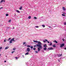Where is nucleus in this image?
I'll return each instance as SVG.
<instances>
[{
  "label": "nucleus",
  "mask_w": 66,
  "mask_h": 66,
  "mask_svg": "<svg viewBox=\"0 0 66 66\" xmlns=\"http://www.w3.org/2000/svg\"><path fill=\"white\" fill-rule=\"evenodd\" d=\"M34 42V43H38V44H37L36 45V46L37 47H40L41 48L42 47V43H41V42L39 41L38 42V41L37 40H33Z\"/></svg>",
  "instance_id": "f257e3e1"
},
{
  "label": "nucleus",
  "mask_w": 66,
  "mask_h": 66,
  "mask_svg": "<svg viewBox=\"0 0 66 66\" xmlns=\"http://www.w3.org/2000/svg\"><path fill=\"white\" fill-rule=\"evenodd\" d=\"M30 48H28L27 49V52H29L30 51Z\"/></svg>",
  "instance_id": "f03ea898"
},
{
  "label": "nucleus",
  "mask_w": 66,
  "mask_h": 66,
  "mask_svg": "<svg viewBox=\"0 0 66 66\" xmlns=\"http://www.w3.org/2000/svg\"><path fill=\"white\" fill-rule=\"evenodd\" d=\"M64 45H65V44H61L60 47L61 48L62 47H64Z\"/></svg>",
  "instance_id": "7ed1b4c3"
},
{
  "label": "nucleus",
  "mask_w": 66,
  "mask_h": 66,
  "mask_svg": "<svg viewBox=\"0 0 66 66\" xmlns=\"http://www.w3.org/2000/svg\"><path fill=\"white\" fill-rule=\"evenodd\" d=\"M39 47V48H38V51H40V49H42V47Z\"/></svg>",
  "instance_id": "20e7f679"
},
{
  "label": "nucleus",
  "mask_w": 66,
  "mask_h": 66,
  "mask_svg": "<svg viewBox=\"0 0 66 66\" xmlns=\"http://www.w3.org/2000/svg\"><path fill=\"white\" fill-rule=\"evenodd\" d=\"M48 50H53V48L52 47H49L48 48Z\"/></svg>",
  "instance_id": "39448f33"
},
{
  "label": "nucleus",
  "mask_w": 66,
  "mask_h": 66,
  "mask_svg": "<svg viewBox=\"0 0 66 66\" xmlns=\"http://www.w3.org/2000/svg\"><path fill=\"white\" fill-rule=\"evenodd\" d=\"M43 47H44V48H46V47H47V44H44L43 45Z\"/></svg>",
  "instance_id": "423d86ee"
},
{
  "label": "nucleus",
  "mask_w": 66,
  "mask_h": 66,
  "mask_svg": "<svg viewBox=\"0 0 66 66\" xmlns=\"http://www.w3.org/2000/svg\"><path fill=\"white\" fill-rule=\"evenodd\" d=\"M14 38H13L11 40V41H13V42H15V40H14Z\"/></svg>",
  "instance_id": "0eeeda50"
},
{
  "label": "nucleus",
  "mask_w": 66,
  "mask_h": 66,
  "mask_svg": "<svg viewBox=\"0 0 66 66\" xmlns=\"http://www.w3.org/2000/svg\"><path fill=\"white\" fill-rule=\"evenodd\" d=\"M62 55V54H59L58 55V57H60V56H61Z\"/></svg>",
  "instance_id": "6e6552de"
},
{
  "label": "nucleus",
  "mask_w": 66,
  "mask_h": 66,
  "mask_svg": "<svg viewBox=\"0 0 66 66\" xmlns=\"http://www.w3.org/2000/svg\"><path fill=\"white\" fill-rule=\"evenodd\" d=\"M62 9L63 10H64V11H65L66 10V9H65V7H62Z\"/></svg>",
  "instance_id": "1a4fd4ad"
},
{
  "label": "nucleus",
  "mask_w": 66,
  "mask_h": 66,
  "mask_svg": "<svg viewBox=\"0 0 66 66\" xmlns=\"http://www.w3.org/2000/svg\"><path fill=\"white\" fill-rule=\"evenodd\" d=\"M16 11L17 13H20V11H19L18 10H16Z\"/></svg>",
  "instance_id": "9d476101"
},
{
  "label": "nucleus",
  "mask_w": 66,
  "mask_h": 66,
  "mask_svg": "<svg viewBox=\"0 0 66 66\" xmlns=\"http://www.w3.org/2000/svg\"><path fill=\"white\" fill-rule=\"evenodd\" d=\"M46 42H47V41H48V40L45 39V40H43V42L44 43H46Z\"/></svg>",
  "instance_id": "9b49d317"
},
{
  "label": "nucleus",
  "mask_w": 66,
  "mask_h": 66,
  "mask_svg": "<svg viewBox=\"0 0 66 66\" xmlns=\"http://www.w3.org/2000/svg\"><path fill=\"white\" fill-rule=\"evenodd\" d=\"M9 48V47H8V46L6 47L5 48V50Z\"/></svg>",
  "instance_id": "f8f14e48"
},
{
  "label": "nucleus",
  "mask_w": 66,
  "mask_h": 66,
  "mask_svg": "<svg viewBox=\"0 0 66 66\" xmlns=\"http://www.w3.org/2000/svg\"><path fill=\"white\" fill-rule=\"evenodd\" d=\"M29 54V52H28L25 54V55H28Z\"/></svg>",
  "instance_id": "ddd939ff"
},
{
  "label": "nucleus",
  "mask_w": 66,
  "mask_h": 66,
  "mask_svg": "<svg viewBox=\"0 0 66 66\" xmlns=\"http://www.w3.org/2000/svg\"><path fill=\"white\" fill-rule=\"evenodd\" d=\"M9 43L10 44H11V43H12V40H11L9 42Z\"/></svg>",
  "instance_id": "4468645a"
},
{
  "label": "nucleus",
  "mask_w": 66,
  "mask_h": 66,
  "mask_svg": "<svg viewBox=\"0 0 66 66\" xmlns=\"http://www.w3.org/2000/svg\"><path fill=\"white\" fill-rule=\"evenodd\" d=\"M54 43H57V42L55 40H54Z\"/></svg>",
  "instance_id": "2eb2a0df"
},
{
  "label": "nucleus",
  "mask_w": 66,
  "mask_h": 66,
  "mask_svg": "<svg viewBox=\"0 0 66 66\" xmlns=\"http://www.w3.org/2000/svg\"><path fill=\"white\" fill-rule=\"evenodd\" d=\"M44 50H46L47 49V48L45 47L44 48Z\"/></svg>",
  "instance_id": "dca6fc26"
},
{
  "label": "nucleus",
  "mask_w": 66,
  "mask_h": 66,
  "mask_svg": "<svg viewBox=\"0 0 66 66\" xmlns=\"http://www.w3.org/2000/svg\"><path fill=\"white\" fill-rule=\"evenodd\" d=\"M42 27H43V28H45V26L44 25H42Z\"/></svg>",
  "instance_id": "f3484780"
},
{
  "label": "nucleus",
  "mask_w": 66,
  "mask_h": 66,
  "mask_svg": "<svg viewBox=\"0 0 66 66\" xmlns=\"http://www.w3.org/2000/svg\"><path fill=\"white\" fill-rule=\"evenodd\" d=\"M53 47H54V48H55V45H53Z\"/></svg>",
  "instance_id": "a211bd4d"
},
{
  "label": "nucleus",
  "mask_w": 66,
  "mask_h": 66,
  "mask_svg": "<svg viewBox=\"0 0 66 66\" xmlns=\"http://www.w3.org/2000/svg\"><path fill=\"white\" fill-rule=\"evenodd\" d=\"M31 18V16H28V19H30Z\"/></svg>",
  "instance_id": "6ab92c4d"
},
{
  "label": "nucleus",
  "mask_w": 66,
  "mask_h": 66,
  "mask_svg": "<svg viewBox=\"0 0 66 66\" xmlns=\"http://www.w3.org/2000/svg\"><path fill=\"white\" fill-rule=\"evenodd\" d=\"M3 1H3V0H2L1 1V2H0L1 3H2V2H3Z\"/></svg>",
  "instance_id": "aec40b11"
},
{
  "label": "nucleus",
  "mask_w": 66,
  "mask_h": 66,
  "mask_svg": "<svg viewBox=\"0 0 66 66\" xmlns=\"http://www.w3.org/2000/svg\"><path fill=\"white\" fill-rule=\"evenodd\" d=\"M22 9V6H21V7L19 8V10H21Z\"/></svg>",
  "instance_id": "412c9836"
},
{
  "label": "nucleus",
  "mask_w": 66,
  "mask_h": 66,
  "mask_svg": "<svg viewBox=\"0 0 66 66\" xmlns=\"http://www.w3.org/2000/svg\"><path fill=\"white\" fill-rule=\"evenodd\" d=\"M27 47H31V46L29 45H27Z\"/></svg>",
  "instance_id": "4be33fe9"
},
{
  "label": "nucleus",
  "mask_w": 66,
  "mask_h": 66,
  "mask_svg": "<svg viewBox=\"0 0 66 66\" xmlns=\"http://www.w3.org/2000/svg\"><path fill=\"white\" fill-rule=\"evenodd\" d=\"M51 44H50V46H51L52 45V43L51 42H50Z\"/></svg>",
  "instance_id": "5701e85b"
},
{
  "label": "nucleus",
  "mask_w": 66,
  "mask_h": 66,
  "mask_svg": "<svg viewBox=\"0 0 66 66\" xmlns=\"http://www.w3.org/2000/svg\"><path fill=\"white\" fill-rule=\"evenodd\" d=\"M11 39V38H9L8 39V41H10V39Z\"/></svg>",
  "instance_id": "b1692460"
},
{
  "label": "nucleus",
  "mask_w": 66,
  "mask_h": 66,
  "mask_svg": "<svg viewBox=\"0 0 66 66\" xmlns=\"http://www.w3.org/2000/svg\"><path fill=\"white\" fill-rule=\"evenodd\" d=\"M11 20H10L9 21V22H11Z\"/></svg>",
  "instance_id": "393cba45"
},
{
  "label": "nucleus",
  "mask_w": 66,
  "mask_h": 66,
  "mask_svg": "<svg viewBox=\"0 0 66 66\" xmlns=\"http://www.w3.org/2000/svg\"><path fill=\"white\" fill-rule=\"evenodd\" d=\"M2 49V47H0V50H1V49Z\"/></svg>",
  "instance_id": "a878e982"
},
{
  "label": "nucleus",
  "mask_w": 66,
  "mask_h": 66,
  "mask_svg": "<svg viewBox=\"0 0 66 66\" xmlns=\"http://www.w3.org/2000/svg\"><path fill=\"white\" fill-rule=\"evenodd\" d=\"M26 44V42H24L23 43V45H25Z\"/></svg>",
  "instance_id": "bb28decb"
},
{
  "label": "nucleus",
  "mask_w": 66,
  "mask_h": 66,
  "mask_svg": "<svg viewBox=\"0 0 66 66\" xmlns=\"http://www.w3.org/2000/svg\"><path fill=\"white\" fill-rule=\"evenodd\" d=\"M62 16H65V14H62Z\"/></svg>",
  "instance_id": "cd10ccee"
},
{
  "label": "nucleus",
  "mask_w": 66,
  "mask_h": 66,
  "mask_svg": "<svg viewBox=\"0 0 66 66\" xmlns=\"http://www.w3.org/2000/svg\"><path fill=\"white\" fill-rule=\"evenodd\" d=\"M34 19H37V17H34Z\"/></svg>",
  "instance_id": "c85d7f7f"
},
{
  "label": "nucleus",
  "mask_w": 66,
  "mask_h": 66,
  "mask_svg": "<svg viewBox=\"0 0 66 66\" xmlns=\"http://www.w3.org/2000/svg\"><path fill=\"white\" fill-rule=\"evenodd\" d=\"M4 42H6V40H4Z\"/></svg>",
  "instance_id": "c756f323"
},
{
  "label": "nucleus",
  "mask_w": 66,
  "mask_h": 66,
  "mask_svg": "<svg viewBox=\"0 0 66 66\" xmlns=\"http://www.w3.org/2000/svg\"><path fill=\"white\" fill-rule=\"evenodd\" d=\"M16 50V48H14L13 49V50Z\"/></svg>",
  "instance_id": "7c9ffc66"
},
{
  "label": "nucleus",
  "mask_w": 66,
  "mask_h": 66,
  "mask_svg": "<svg viewBox=\"0 0 66 66\" xmlns=\"http://www.w3.org/2000/svg\"><path fill=\"white\" fill-rule=\"evenodd\" d=\"M6 16H9V14H6Z\"/></svg>",
  "instance_id": "2f4dec72"
},
{
  "label": "nucleus",
  "mask_w": 66,
  "mask_h": 66,
  "mask_svg": "<svg viewBox=\"0 0 66 66\" xmlns=\"http://www.w3.org/2000/svg\"><path fill=\"white\" fill-rule=\"evenodd\" d=\"M64 25H66V23L65 22H64Z\"/></svg>",
  "instance_id": "473e14b6"
},
{
  "label": "nucleus",
  "mask_w": 66,
  "mask_h": 66,
  "mask_svg": "<svg viewBox=\"0 0 66 66\" xmlns=\"http://www.w3.org/2000/svg\"><path fill=\"white\" fill-rule=\"evenodd\" d=\"M33 50H36V48H33Z\"/></svg>",
  "instance_id": "72a5a7b5"
},
{
  "label": "nucleus",
  "mask_w": 66,
  "mask_h": 66,
  "mask_svg": "<svg viewBox=\"0 0 66 66\" xmlns=\"http://www.w3.org/2000/svg\"><path fill=\"white\" fill-rule=\"evenodd\" d=\"M35 52H36V53H38V52H37V51H36Z\"/></svg>",
  "instance_id": "f704fd0d"
},
{
  "label": "nucleus",
  "mask_w": 66,
  "mask_h": 66,
  "mask_svg": "<svg viewBox=\"0 0 66 66\" xmlns=\"http://www.w3.org/2000/svg\"><path fill=\"white\" fill-rule=\"evenodd\" d=\"M36 28H38V26H36Z\"/></svg>",
  "instance_id": "c9c22d12"
},
{
  "label": "nucleus",
  "mask_w": 66,
  "mask_h": 66,
  "mask_svg": "<svg viewBox=\"0 0 66 66\" xmlns=\"http://www.w3.org/2000/svg\"><path fill=\"white\" fill-rule=\"evenodd\" d=\"M37 46L36 45H35V46H34V47H36Z\"/></svg>",
  "instance_id": "e433bc0d"
},
{
  "label": "nucleus",
  "mask_w": 66,
  "mask_h": 66,
  "mask_svg": "<svg viewBox=\"0 0 66 66\" xmlns=\"http://www.w3.org/2000/svg\"><path fill=\"white\" fill-rule=\"evenodd\" d=\"M30 48H31L32 49V48H33V46H31V47Z\"/></svg>",
  "instance_id": "4c0bfd02"
},
{
  "label": "nucleus",
  "mask_w": 66,
  "mask_h": 66,
  "mask_svg": "<svg viewBox=\"0 0 66 66\" xmlns=\"http://www.w3.org/2000/svg\"><path fill=\"white\" fill-rule=\"evenodd\" d=\"M15 58L16 59V60H17L18 59V58L17 57H15Z\"/></svg>",
  "instance_id": "58836bf2"
},
{
  "label": "nucleus",
  "mask_w": 66,
  "mask_h": 66,
  "mask_svg": "<svg viewBox=\"0 0 66 66\" xmlns=\"http://www.w3.org/2000/svg\"><path fill=\"white\" fill-rule=\"evenodd\" d=\"M58 62H60V60H58Z\"/></svg>",
  "instance_id": "ea45409f"
},
{
  "label": "nucleus",
  "mask_w": 66,
  "mask_h": 66,
  "mask_svg": "<svg viewBox=\"0 0 66 66\" xmlns=\"http://www.w3.org/2000/svg\"><path fill=\"white\" fill-rule=\"evenodd\" d=\"M3 9V7H1L0 8V9Z\"/></svg>",
  "instance_id": "a19ab883"
},
{
  "label": "nucleus",
  "mask_w": 66,
  "mask_h": 66,
  "mask_svg": "<svg viewBox=\"0 0 66 66\" xmlns=\"http://www.w3.org/2000/svg\"><path fill=\"white\" fill-rule=\"evenodd\" d=\"M47 42L48 43H49L50 42L48 41H47Z\"/></svg>",
  "instance_id": "79ce46f5"
},
{
  "label": "nucleus",
  "mask_w": 66,
  "mask_h": 66,
  "mask_svg": "<svg viewBox=\"0 0 66 66\" xmlns=\"http://www.w3.org/2000/svg\"><path fill=\"white\" fill-rule=\"evenodd\" d=\"M14 51L12 52V53H14Z\"/></svg>",
  "instance_id": "37998d69"
},
{
  "label": "nucleus",
  "mask_w": 66,
  "mask_h": 66,
  "mask_svg": "<svg viewBox=\"0 0 66 66\" xmlns=\"http://www.w3.org/2000/svg\"><path fill=\"white\" fill-rule=\"evenodd\" d=\"M6 62V61H4V62H5V63Z\"/></svg>",
  "instance_id": "c03bdc74"
},
{
  "label": "nucleus",
  "mask_w": 66,
  "mask_h": 66,
  "mask_svg": "<svg viewBox=\"0 0 66 66\" xmlns=\"http://www.w3.org/2000/svg\"><path fill=\"white\" fill-rule=\"evenodd\" d=\"M64 49H65V50H66V47L64 48Z\"/></svg>",
  "instance_id": "a18cd8bd"
},
{
  "label": "nucleus",
  "mask_w": 66,
  "mask_h": 66,
  "mask_svg": "<svg viewBox=\"0 0 66 66\" xmlns=\"http://www.w3.org/2000/svg\"><path fill=\"white\" fill-rule=\"evenodd\" d=\"M13 29H15V28H14V27L13 28Z\"/></svg>",
  "instance_id": "49530a36"
},
{
  "label": "nucleus",
  "mask_w": 66,
  "mask_h": 66,
  "mask_svg": "<svg viewBox=\"0 0 66 66\" xmlns=\"http://www.w3.org/2000/svg\"><path fill=\"white\" fill-rule=\"evenodd\" d=\"M49 27V28H51V27Z\"/></svg>",
  "instance_id": "de8ad7c7"
},
{
  "label": "nucleus",
  "mask_w": 66,
  "mask_h": 66,
  "mask_svg": "<svg viewBox=\"0 0 66 66\" xmlns=\"http://www.w3.org/2000/svg\"><path fill=\"white\" fill-rule=\"evenodd\" d=\"M8 29H9L10 28H9V27H8Z\"/></svg>",
  "instance_id": "09e8293b"
},
{
  "label": "nucleus",
  "mask_w": 66,
  "mask_h": 66,
  "mask_svg": "<svg viewBox=\"0 0 66 66\" xmlns=\"http://www.w3.org/2000/svg\"><path fill=\"white\" fill-rule=\"evenodd\" d=\"M63 40V41H64V40Z\"/></svg>",
  "instance_id": "8fccbe9b"
},
{
  "label": "nucleus",
  "mask_w": 66,
  "mask_h": 66,
  "mask_svg": "<svg viewBox=\"0 0 66 66\" xmlns=\"http://www.w3.org/2000/svg\"><path fill=\"white\" fill-rule=\"evenodd\" d=\"M4 2H5V1H3Z\"/></svg>",
  "instance_id": "3c124183"
},
{
  "label": "nucleus",
  "mask_w": 66,
  "mask_h": 66,
  "mask_svg": "<svg viewBox=\"0 0 66 66\" xmlns=\"http://www.w3.org/2000/svg\"><path fill=\"white\" fill-rule=\"evenodd\" d=\"M63 14H64V13H63Z\"/></svg>",
  "instance_id": "603ef678"
},
{
  "label": "nucleus",
  "mask_w": 66,
  "mask_h": 66,
  "mask_svg": "<svg viewBox=\"0 0 66 66\" xmlns=\"http://www.w3.org/2000/svg\"><path fill=\"white\" fill-rule=\"evenodd\" d=\"M0 55H1V54H0Z\"/></svg>",
  "instance_id": "864d4df0"
}]
</instances>
